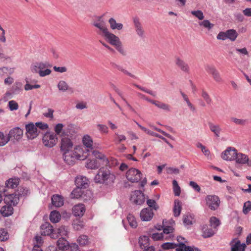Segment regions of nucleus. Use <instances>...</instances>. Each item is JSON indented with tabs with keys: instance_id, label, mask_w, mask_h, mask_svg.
<instances>
[{
	"instance_id": "f257e3e1",
	"label": "nucleus",
	"mask_w": 251,
	"mask_h": 251,
	"mask_svg": "<svg viewBox=\"0 0 251 251\" xmlns=\"http://www.w3.org/2000/svg\"><path fill=\"white\" fill-rule=\"evenodd\" d=\"M93 25L99 29L97 33L105 39L123 55L126 54L119 38L110 32L102 17H98L93 21Z\"/></svg>"
},
{
	"instance_id": "f03ea898",
	"label": "nucleus",
	"mask_w": 251,
	"mask_h": 251,
	"mask_svg": "<svg viewBox=\"0 0 251 251\" xmlns=\"http://www.w3.org/2000/svg\"><path fill=\"white\" fill-rule=\"evenodd\" d=\"M115 179L116 176L114 173L106 168L102 167L95 176L94 181L97 183L110 185L114 183Z\"/></svg>"
},
{
	"instance_id": "7ed1b4c3",
	"label": "nucleus",
	"mask_w": 251,
	"mask_h": 251,
	"mask_svg": "<svg viewBox=\"0 0 251 251\" xmlns=\"http://www.w3.org/2000/svg\"><path fill=\"white\" fill-rule=\"evenodd\" d=\"M60 150L63 152L64 160L70 162L71 157H70L69 155L74 145L72 136L63 132L60 135Z\"/></svg>"
},
{
	"instance_id": "20e7f679",
	"label": "nucleus",
	"mask_w": 251,
	"mask_h": 251,
	"mask_svg": "<svg viewBox=\"0 0 251 251\" xmlns=\"http://www.w3.org/2000/svg\"><path fill=\"white\" fill-rule=\"evenodd\" d=\"M89 150L86 149L81 146H76L73 151L70 153L69 157H71L70 162L65 161L69 165H73L75 164V160H84L87 158L89 155Z\"/></svg>"
},
{
	"instance_id": "39448f33",
	"label": "nucleus",
	"mask_w": 251,
	"mask_h": 251,
	"mask_svg": "<svg viewBox=\"0 0 251 251\" xmlns=\"http://www.w3.org/2000/svg\"><path fill=\"white\" fill-rule=\"evenodd\" d=\"M50 67L47 62H36L30 66V70L33 73L38 74L41 77L50 75L51 70L48 68Z\"/></svg>"
},
{
	"instance_id": "423d86ee",
	"label": "nucleus",
	"mask_w": 251,
	"mask_h": 251,
	"mask_svg": "<svg viewBox=\"0 0 251 251\" xmlns=\"http://www.w3.org/2000/svg\"><path fill=\"white\" fill-rule=\"evenodd\" d=\"M127 179L132 182H139L142 177V174L140 171L136 168H130L126 173Z\"/></svg>"
},
{
	"instance_id": "0eeeda50",
	"label": "nucleus",
	"mask_w": 251,
	"mask_h": 251,
	"mask_svg": "<svg viewBox=\"0 0 251 251\" xmlns=\"http://www.w3.org/2000/svg\"><path fill=\"white\" fill-rule=\"evenodd\" d=\"M206 205L211 210L217 209L220 203L219 197L215 195H207L205 199Z\"/></svg>"
},
{
	"instance_id": "6e6552de",
	"label": "nucleus",
	"mask_w": 251,
	"mask_h": 251,
	"mask_svg": "<svg viewBox=\"0 0 251 251\" xmlns=\"http://www.w3.org/2000/svg\"><path fill=\"white\" fill-rule=\"evenodd\" d=\"M55 232L52 226L49 223H45L41 226V233L42 235H50L52 238H57L58 235Z\"/></svg>"
},
{
	"instance_id": "1a4fd4ad",
	"label": "nucleus",
	"mask_w": 251,
	"mask_h": 251,
	"mask_svg": "<svg viewBox=\"0 0 251 251\" xmlns=\"http://www.w3.org/2000/svg\"><path fill=\"white\" fill-rule=\"evenodd\" d=\"M57 138L54 133H47L43 137V142L44 145L48 147H52L57 143Z\"/></svg>"
},
{
	"instance_id": "9d476101",
	"label": "nucleus",
	"mask_w": 251,
	"mask_h": 251,
	"mask_svg": "<svg viewBox=\"0 0 251 251\" xmlns=\"http://www.w3.org/2000/svg\"><path fill=\"white\" fill-rule=\"evenodd\" d=\"M91 151L93 156L96 158L95 159L99 161L102 166H110L111 164L108 159L104 154L96 150Z\"/></svg>"
},
{
	"instance_id": "9b49d317",
	"label": "nucleus",
	"mask_w": 251,
	"mask_h": 251,
	"mask_svg": "<svg viewBox=\"0 0 251 251\" xmlns=\"http://www.w3.org/2000/svg\"><path fill=\"white\" fill-rule=\"evenodd\" d=\"M130 201L136 204L141 205L145 202V196L141 191L136 190L131 195Z\"/></svg>"
},
{
	"instance_id": "f8f14e48",
	"label": "nucleus",
	"mask_w": 251,
	"mask_h": 251,
	"mask_svg": "<svg viewBox=\"0 0 251 251\" xmlns=\"http://www.w3.org/2000/svg\"><path fill=\"white\" fill-rule=\"evenodd\" d=\"M26 134L28 138L33 139L36 137L40 131L37 127L33 124L30 123L25 126Z\"/></svg>"
},
{
	"instance_id": "ddd939ff",
	"label": "nucleus",
	"mask_w": 251,
	"mask_h": 251,
	"mask_svg": "<svg viewBox=\"0 0 251 251\" xmlns=\"http://www.w3.org/2000/svg\"><path fill=\"white\" fill-rule=\"evenodd\" d=\"M23 130L20 127H16L11 129L8 133L9 140L19 141L23 136Z\"/></svg>"
},
{
	"instance_id": "4468645a",
	"label": "nucleus",
	"mask_w": 251,
	"mask_h": 251,
	"mask_svg": "<svg viewBox=\"0 0 251 251\" xmlns=\"http://www.w3.org/2000/svg\"><path fill=\"white\" fill-rule=\"evenodd\" d=\"M237 150L234 148L229 147L225 150L221 154L222 158L226 160H234Z\"/></svg>"
},
{
	"instance_id": "2eb2a0df",
	"label": "nucleus",
	"mask_w": 251,
	"mask_h": 251,
	"mask_svg": "<svg viewBox=\"0 0 251 251\" xmlns=\"http://www.w3.org/2000/svg\"><path fill=\"white\" fill-rule=\"evenodd\" d=\"M205 70L210 75H211L214 80L217 82L222 81V78L221 77L218 71L213 66H207L205 67Z\"/></svg>"
},
{
	"instance_id": "dca6fc26",
	"label": "nucleus",
	"mask_w": 251,
	"mask_h": 251,
	"mask_svg": "<svg viewBox=\"0 0 251 251\" xmlns=\"http://www.w3.org/2000/svg\"><path fill=\"white\" fill-rule=\"evenodd\" d=\"M4 196H5L4 201L7 205L15 206L19 202V198L17 194H4Z\"/></svg>"
},
{
	"instance_id": "f3484780",
	"label": "nucleus",
	"mask_w": 251,
	"mask_h": 251,
	"mask_svg": "<svg viewBox=\"0 0 251 251\" xmlns=\"http://www.w3.org/2000/svg\"><path fill=\"white\" fill-rule=\"evenodd\" d=\"M133 23L137 34L141 38H144L145 32L139 20L137 18H135L133 20Z\"/></svg>"
},
{
	"instance_id": "a211bd4d",
	"label": "nucleus",
	"mask_w": 251,
	"mask_h": 251,
	"mask_svg": "<svg viewBox=\"0 0 251 251\" xmlns=\"http://www.w3.org/2000/svg\"><path fill=\"white\" fill-rule=\"evenodd\" d=\"M176 65L183 72L188 73L190 71V68L187 63L179 57H176L175 58Z\"/></svg>"
},
{
	"instance_id": "6ab92c4d",
	"label": "nucleus",
	"mask_w": 251,
	"mask_h": 251,
	"mask_svg": "<svg viewBox=\"0 0 251 251\" xmlns=\"http://www.w3.org/2000/svg\"><path fill=\"white\" fill-rule=\"evenodd\" d=\"M153 213L151 209L146 208L142 209L140 213V217L142 221H149L153 217Z\"/></svg>"
},
{
	"instance_id": "aec40b11",
	"label": "nucleus",
	"mask_w": 251,
	"mask_h": 251,
	"mask_svg": "<svg viewBox=\"0 0 251 251\" xmlns=\"http://www.w3.org/2000/svg\"><path fill=\"white\" fill-rule=\"evenodd\" d=\"M231 246V251H245L246 245L241 244L240 241L236 239H233L230 243Z\"/></svg>"
},
{
	"instance_id": "412c9836",
	"label": "nucleus",
	"mask_w": 251,
	"mask_h": 251,
	"mask_svg": "<svg viewBox=\"0 0 251 251\" xmlns=\"http://www.w3.org/2000/svg\"><path fill=\"white\" fill-rule=\"evenodd\" d=\"M85 212V206L83 204H78L73 208V213L75 216H82Z\"/></svg>"
},
{
	"instance_id": "4be33fe9",
	"label": "nucleus",
	"mask_w": 251,
	"mask_h": 251,
	"mask_svg": "<svg viewBox=\"0 0 251 251\" xmlns=\"http://www.w3.org/2000/svg\"><path fill=\"white\" fill-rule=\"evenodd\" d=\"M88 179L83 176H78L75 180V184L76 186L81 188H86L88 186Z\"/></svg>"
},
{
	"instance_id": "5701e85b",
	"label": "nucleus",
	"mask_w": 251,
	"mask_h": 251,
	"mask_svg": "<svg viewBox=\"0 0 251 251\" xmlns=\"http://www.w3.org/2000/svg\"><path fill=\"white\" fill-rule=\"evenodd\" d=\"M234 160H235L236 164L244 165L247 164L248 162L249 157L245 154L237 152Z\"/></svg>"
},
{
	"instance_id": "b1692460",
	"label": "nucleus",
	"mask_w": 251,
	"mask_h": 251,
	"mask_svg": "<svg viewBox=\"0 0 251 251\" xmlns=\"http://www.w3.org/2000/svg\"><path fill=\"white\" fill-rule=\"evenodd\" d=\"M100 166H102L99 161L95 159H89L86 163V167L89 169H97Z\"/></svg>"
},
{
	"instance_id": "393cba45",
	"label": "nucleus",
	"mask_w": 251,
	"mask_h": 251,
	"mask_svg": "<svg viewBox=\"0 0 251 251\" xmlns=\"http://www.w3.org/2000/svg\"><path fill=\"white\" fill-rule=\"evenodd\" d=\"M51 202L53 205L59 207L64 204L63 198L59 195H54L51 198Z\"/></svg>"
},
{
	"instance_id": "a878e982",
	"label": "nucleus",
	"mask_w": 251,
	"mask_h": 251,
	"mask_svg": "<svg viewBox=\"0 0 251 251\" xmlns=\"http://www.w3.org/2000/svg\"><path fill=\"white\" fill-rule=\"evenodd\" d=\"M82 143L86 149H89V151L93 150V140L91 136L85 135L83 137Z\"/></svg>"
},
{
	"instance_id": "bb28decb",
	"label": "nucleus",
	"mask_w": 251,
	"mask_h": 251,
	"mask_svg": "<svg viewBox=\"0 0 251 251\" xmlns=\"http://www.w3.org/2000/svg\"><path fill=\"white\" fill-rule=\"evenodd\" d=\"M202 236L204 238H208L214 234L213 230L207 225H204L202 227Z\"/></svg>"
},
{
	"instance_id": "cd10ccee",
	"label": "nucleus",
	"mask_w": 251,
	"mask_h": 251,
	"mask_svg": "<svg viewBox=\"0 0 251 251\" xmlns=\"http://www.w3.org/2000/svg\"><path fill=\"white\" fill-rule=\"evenodd\" d=\"M57 245L58 248L62 251L67 250L69 248L68 242L63 237L58 240Z\"/></svg>"
},
{
	"instance_id": "c85d7f7f",
	"label": "nucleus",
	"mask_w": 251,
	"mask_h": 251,
	"mask_svg": "<svg viewBox=\"0 0 251 251\" xmlns=\"http://www.w3.org/2000/svg\"><path fill=\"white\" fill-rule=\"evenodd\" d=\"M108 23L110 25V28L113 29L121 30L123 28V25L121 23H117L116 20L111 18L108 20Z\"/></svg>"
},
{
	"instance_id": "c756f323",
	"label": "nucleus",
	"mask_w": 251,
	"mask_h": 251,
	"mask_svg": "<svg viewBox=\"0 0 251 251\" xmlns=\"http://www.w3.org/2000/svg\"><path fill=\"white\" fill-rule=\"evenodd\" d=\"M170 226L167 225L166 221H163V233L164 234H169L171 233H172L174 231V228L173 227V225L175 223L174 221L173 220H171L170 221Z\"/></svg>"
},
{
	"instance_id": "7c9ffc66",
	"label": "nucleus",
	"mask_w": 251,
	"mask_h": 251,
	"mask_svg": "<svg viewBox=\"0 0 251 251\" xmlns=\"http://www.w3.org/2000/svg\"><path fill=\"white\" fill-rule=\"evenodd\" d=\"M208 126L211 131L213 132L216 136L219 137L221 131L220 126L218 125H214L212 123H209Z\"/></svg>"
},
{
	"instance_id": "2f4dec72",
	"label": "nucleus",
	"mask_w": 251,
	"mask_h": 251,
	"mask_svg": "<svg viewBox=\"0 0 251 251\" xmlns=\"http://www.w3.org/2000/svg\"><path fill=\"white\" fill-rule=\"evenodd\" d=\"M13 208L12 205H6L2 207L1 209V214L4 216H8L13 213Z\"/></svg>"
},
{
	"instance_id": "473e14b6",
	"label": "nucleus",
	"mask_w": 251,
	"mask_h": 251,
	"mask_svg": "<svg viewBox=\"0 0 251 251\" xmlns=\"http://www.w3.org/2000/svg\"><path fill=\"white\" fill-rule=\"evenodd\" d=\"M19 183V179L17 178H11L7 180L5 183L6 187L9 188H15Z\"/></svg>"
},
{
	"instance_id": "72a5a7b5",
	"label": "nucleus",
	"mask_w": 251,
	"mask_h": 251,
	"mask_svg": "<svg viewBox=\"0 0 251 251\" xmlns=\"http://www.w3.org/2000/svg\"><path fill=\"white\" fill-rule=\"evenodd\" d=\"M175 216H178L181 211V202L179 200L175 201V204L173 209Z\"/></svg>"
},
{
	"instance_id": "f704fd0d",
	"label": "nucleus",
	"mask_w": 251,
	"mask_h": 251,
	"mask_svg": "<svg viewBox=\"0 0 251 251\" xmlns=\"http://www.w3.org/2000/svg\"><path fill=\"white\" fill-rule=\"evenodd\" d=\"M61 218L60 213L56 211H52L51 212L50 215V221L52 223H56L58 222Z\"/></svg>"
},
{
	"instance_id": "c9c22d12",
	"label": "nucleus",
	"mask_w": 251,
	"mask_h": 251,
	"mask_svg": "<svg viewBox=\"0 0 251 251\" xmlns=\"http://www.w3.org/2000/svg\"><path fill=\"white\" fill-rule=\"evenodd\" d=\"M140 246L142 249H146L149 246V238L147 236H141L139 240Z\"/></svg>"
},
{
	"instance_id": "e433bc0d",
	"label": "nucleus",
	"mask_w": 251,
	"mask_h": 251,
	"mask_svg": "<svg viewBox=\"0 0 251 251\" xmlns=\"http://www.w3.org/2000/svg\"><path fill=\"white\" fill-rule=\"evenodd\" d=\"M58 90L63 92H66L69 89V86L64 80H60L57 84Z\"/></svg>"
},
{
	"instance_id": "4c0bfd02",
	"label": "nucleus",
	"mask_w": 251,
	"mask_h": 251,
	"mask_svg": "<svg viewBox=\"0 0 251 251\" xmlns=\"http://www.w3.org/2000/svg\"><path fill=\"white\" fill-rule=\"evenodd\" d=\"M81 189L82 188L77 187H76L75 189H74L71 194V198L78 199L81 197L83 193Z\"/></svg>"
},
{
	"instance_id": "58836bf2",
	"label": "nucleus",
	"mask_w": 251,
	"mask_h": 251,
	"mask_svg": "<svg viewBox=\"0 0 251 251\" xmlns=\"http://www.w3.org/2000/svg\"><path fill=\"white\" fill-rule=\"evenodd\" d=\"M227 39H230L232 41H234L237 37L238 34L234 29H229L226 31Z\"/></svg>"
},
{
	"instance_id": "ea45409f",
	"label": "nucleus",
	"mask_w": 251,
	"mask_h": 251,
	"mask_svg": "<svg viewBox=\"0 0 251 251\" xmlns=\"http://www.w3.org/2000/svg\"><path fill=\"white\" fill-rule=\"evenodd\" d=\"M55 230V232L58 235V237L59 236H66L68 232V228L64 226H61Z\"/></svg>"
},
{
	"instance_id": "a19ab883",
	"label": "nucleus",
	"mask_w": 251,
	"mask_h": 251,
	"mask_svg": "<svg viewBox=\"0 0 251 251\" xmlns=\"http://www.w3.org/2000/svg\"><path fill=\"white\" fill-rule=\"evenodd\" d=\"M180 93H181V96H182L184 100L186 102L187 105L189 107L190 109L193 112H196V107L190 102L188 96L182 92H181Z\"/></svg>"
},
{
	"instance_id": "79ce46f5",
	"label": "nucleus",
	"mask_w": 251,
	"mask_h": 251,
	"mask_svg": "<svg viewBox=\"0 0 251 251\" xmlns=\"http://www.w3.org/2000/svg\"><path fill=\"white\" fill-rule=\"evenodd\" d=\"M14 70L12 68H9L3 67L0 68V76L3 77L7 74H11L13 73Z\"/></svg>"
},
{
	"instance_id": "37998d69",
	"label": "nucleus",
	"mask_w": 251,
	"mask_h": 251,
	"mask_svg": "<svg viewBox=\"0 0 251 251\" xmlns=\"http://www.w3.org/2000/svg\"><path fill=\"white\" fill-rule=\"evenodd\" d=\"M176 251H194L193 249L189 246H187L183 243H180L177 248L176 249Z\"/></svg>"
},
{
	"instance_id": "c03bdc74",
	"label": "nucleus",
	"mask_w": 251,
	"mask_h": 251,
	"mask_svg": "<svg viewBox=\"0 0 251 251\" xmlns=\"http://www.w3.org/2000/svg\"><path fill=\"white\" fill-rule=\"evenodd\" d=\"M127 220L131 227L136 228L137 226V223L135 218L132 215L128 214L127 216Z\"/></svg>"
},
{
	"instance_id": "a18cd8bd",
	"label": "nucleus",
	"mask_w": 251,
	"mask_h": 251,
	"mask_svg": "<svg viewBox=\"0 0 251 251\" xmlns=\"http://www.w3.org/2000/svg\"><path fill=\"white\" fill-rule=\"evenodd\" d=\"M8 135L7 136L3 132L0 131V146H3L9 141Z\"/></svg>"
},
{
	"instance_id": "49530a36",
	"label": "nucleus",
	"mask_w": 251,
	"mask_h": 251,
	"mask_svg": "<svg viewBox=\"0 0 251 251\" xmlns=\"http://www.w3.org/2000/svg\"><path fill=\"white\" fill-rule=\"evenodd\" d=\"M9 238V234L6 229L1 228L0 229V241H5Z\"/></svg>"
},
{
	"instance_id": "de8ad7c7",
	"label": "nucleus",
	"mask_w": 251,
	"mask_h": 251,
	"mask_svg": "<svg viewBox=\"0 0 251 251\" xmlns=\"http://www.w3.org/2000/svg\"><path fill=\"white\" fill-rule=\"evenodd\" d=\"M77 241L80 246L86 245L89 243L88 237L84 235L79 236Z\"/></svg>"
},
{
	"instance_id": "09e8293b",
	"label": "nucleus",
	"mask_w": 251,
	"mask_h": 251,
	"mask_svg": "<svg viewBox=\"0 0 251 251\" xmlns=\"http://www.w3.org/2000/svg\"><path fill=\"white\" fill-rule=\"evenodd\" d=\"M200 26H202L208 30H210L214 26V25L211 23L208 20H205L199 23Z\"/></svg>"
},
{
	"instance_id": "8fccbe9b",
	"label": "nucleus",
	"mask_w": 251,
	"mask_h": 251,
	"mask_svg": "<svg viewBox=\"0 0 251 251\" xmlns=\"http://www.w3.org/2000/svg\"><path fill=\"white\" fill-rule=\"evenodd\" d=\"M201 96L207 104H210L212 102V99L207 92L202 90L201 91Z\"/></svg>"
},
{
	"instance_id": "3c124183",
	"label": "nucleus",
	"mask_w": 251,
	"mask_h": 251,
	"mask_svg": "<svg viewBox=\"0 0 251 251\" xmlns=\"http://www.w3.org/2000/svg\"><path fill=\"white\" fill-rule=\"evenodd\" d=\"M8 106L11 111L16 110L19 108L18 103L14 100H10L8 102Z\"/></svg>"
},
{
	"instance_id": "603ef678",
	"label": "nucleus",
	"mask_w": 251,
	"mask_h": 251,
	"mask_svg": "<svg viewBox=\"0 0 251 251\" xmlns=\"http://www.w3.org/2000/svg\"><path fill=\"white\" fill-rule=\"evenodd\" d=\"M155 105L160 109H162L166 111L170 110V106L168 104L158 101H156Z\"/></svg>"
},
{
	"instance_id": "864d4df0",
	"label": "nucleus",
	"mask_w": 251,
	"mask_h": 251,
	"mask_svg": "<svg viewBox=\"0 0 251 251\" xmlns=\"http://www.w3.org/2000/svg\"><path fill=\"white\" fill-rule=\"evenodd\" d=\"M211 226L214 228H216L220 224V222L218 218L215 217H212L209 220Z\"/></svg>"
},
{
	"instance_id": "5fc2aeb1",
	"label": "nucleus",
	"mask_w": 251,
	"mask_h": 251,
	"mask_svg": "<svg viewBox=\"0 0 251 251\" xmlns=\"http://www.w3.org/2000/svg\"><path fill=\"white\" fill-rule=\"evenodd\" d=\"M178 245H177L173 243H165L161 245V247L164 250H169L174 249L176 247L177 248Z\"/></svg>"
},
{
	"instance_id": "6e6d98bb",
	"label": "nucleus",
	"mask_w": 251,
	"mask_h": 251,
	"mask_svg": "<svg viewBox=\"0 0 251 251\" xmlns=\"http://www.w3.org/2000/svg\"><path fill=\"white\" fill-rule=\"evenodd\" d=\"M230 120L236 125L242 126L245 125L247 122L246 120L238 119L235 117L231 118Z\"/></svg>"
},
{
	"instance_id": "4d7b16f0",
	"label": "nucleus",
	"mask_w": 251,
	"mask_h": 251,
	"mask_svg": "<svg viewBox=\"0 0 251 251\" xmlns=\"http://www.w3.org/2000/svg\"><path fill=\"white\" fill-rule=\"evenodd\" d=\"M251 210V201H248L244 203L243 212L245 214H248Z\"/></svg>"
},
{
	"instance_id": "13d9d810",
	"label": "nucleus",
	"mask_w": 251,
	"mask_h": 251,
	"mask_svg": "<svg viewBox=\"0 0 251 251\" xmlns=\"http://www.w3.org/2000/svg\"><path fill=\"white\" fill-rule=\"evenodd\" d=\"M191 14L200 20H202L204 19L203 12L201 10L192 11Z\"/></svg>"
},
{
	"instance_id": "bf43d9fd",
	"label": "nucleus",
	"mask_w": 251,
	"mask_h": 251,
	"mask_svg": "<svg viewBox=\"0 0 251 251\" xmlns=\"http://www.w3.org/2000/svg\"><path fill=\"white\" fill-rule=\"evenodd\" d=\"M97 128L99 131L101 133H107L108 132V127L105 125L98 124Z\"/></svg>"
},
{
	"instance_id": "052dcab7",
	"label": "nucleus",
	"mask_w": 251,
	"mask_h": 251,
	"mask_svg": "<svg viewBox=\"0 0 251 251\" xmlns=\"http://www.w3.org/2000/svg\"><path fill=\"white\" fill-rule=\"evenodd\" d=\"M41 86L39 84H35L34 85H30L27 80H26V83L25 85V90L28 91L33 89H37L40 88Z\"/></svg>"
},
{
	"instance_id": "680f3d73",
	"label": "nucleus",
	"mask_w": 251,
	"mask_h": 251,
	"mask_svg": "<svg viewBox=\"0 0 251 251\" xmlns=\"http://www.w3.org/2000/svg\"><path fill=\"white\" fill-rule=\"evenodd\" d=\"M147 203L150 207L152 208L154 210H157L158 208V206L156 204L155 201L153 200H148Z\"/></svg>"
},
{
	"instance_id": "e2e57ef3",
	"label": "nucleus",
	"mask_w": 251,
	"mask_h": 251,
	"mask_svg": "<svg viewBox=\"0 0 251 251\" xmlns=\"http://www.w3.org/2000/svg\"><path fill=\"white\" fill-rule=\"evenodd\" d=\"M116 137L115 139V141L116 143H120L122 141L126 140V137L124 135H121L118 133H115Z\"/></svg>"
},
{
	"instance_id": "0e129e2a",
	"label": "nucleus",
	"mask_w": 251,
	"mask_h": 251,
	"mask_svg": "<svg viewBox=\"0 0 251 251\" xmlns=\"http://www.w3.org/2000/svg\"><path fill=\"white\" fill-rule=\"evenodd\" d=\"M116 69H117L118 70L120 71L121 72H122L124 74H126V75H128V76H130L131 77L135 78V75H134L131 74L130 73L128 72L127 70H126L124 68H123L122 67L116 65Z\"/></svg>"
},
{
	"instance_id": "69168bd1",
	"label": "nucleus",
	"mask_w": 251,
	"mask_h": 251,
	"mask_svg": "<svg viewBox=\"0 0 251 251\" xmlns=\"http://www.w3.org/2000/svg\"><path fill=\"white\" fill-rule=\"evenodd\" d=\"M151 238L154 241H158L161 240L163 238V234L162 233H153L151 235Z\"/></svg>"
},
{
	"instance_id": "338daca9",
	"label": "nucleus",
	"mask_w": 251,
	"mask_h": 251,
	"mask_svg": "<svg viewBox=\"0 0 251 251\" xmlns=\"http://www.w3.org/2000/svg\"><path fill=\"white\" fill-rule=\"evenodd\" d=\"M63 127V125L62 124H58L56 125L54 128V130L57 135H60L61 133Z\"/></svg>"
},
{
	"instance_id": "774afa93",
	"label": "nucleus",
	"mask_w": 251,
	"mask_h": 251,
	"mask_svg": "<svg viewBox=\"0 0 251 251\" xmlns=\"http://www.w3.org/2000/svg\"><path fill=\"white\" fill-rule=\"evenodd\" d=\"M218 40H225L227 39V35L226 32L221 31L219 33L217 36Z\"/></svg>"
}]
</instances>
